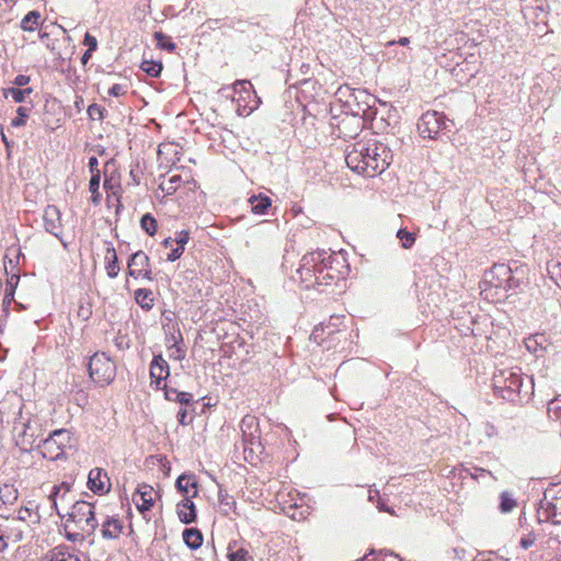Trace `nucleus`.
Wrapping results in <instances>:
<instances>
[{
	"label": "nucleus",
	"mask_w": 561,
	"mask_h": 561,
	"mask_svg": "<svg viewBox=\"0 0 561 561\" xmlns=\"http://www.w3.org/2000/svg\"><path fill=\"white\" fill-rule=\"evenodd\" d=\"M101 174L94 173V176H91L89 183V190L91 192V202L94 205H99L101 202V194L99 192L100 188Z\"/></svg>",
	"instance_id": "72a5a7b5"
},
{
	"label": "nucleus",
	"mask_w": 561,
	"mask_h": 561,
	"mask_svg": "<svg viewBox=\"0 0 561 561\" xmlns=\"http://www.w3.org/2000/svg\"><path fill=\"white\" fill-rule=\"evenodd\" d=\"M154 489L149 484H140L133 496V501L141 513L148 512L154 504Z\"/></svg>",
	"instance_id": "f8f14e48"
},
{
	"label": "nucleus",
	"mask_w": 561,
	"mask_h": 561,
	"mask_svg": "<svg viewBox=\"0 0 561 561\" xmlns=\"http://www.w3.org/2000/svg\"><path fill=\"white\" fill-rule=\"evenodd\" d=\"M350 274V265L342 254L318 250L305 254L296 271L297 279L306 289L329 286Z\"/></svg>",
	"instance_id": "f257e3e1"
},
{
	"label": "nucleus",
	"mask_w": 561,
	"mask_h": 561,
	"mask_svg": "<svg viewBox=\"0 0 561 561\" xmlns=\"http://www.w3.org/2000/svg\"><path fill=\"white\" fill-rule=\"evenodd\" d=\"M14 295H10L9 290L4 291V298H3V305L9 306L11 301L13 300Z\"/></svg>",
	"instance_id": "774afa93"
},
{
	"label": "nucleus",
	"mask_w": 561,
	"mask_h": 561,
	"mask_svg": "<svg viewBox=\"0 0 561 561\" xmlns=\"http://www.w3.org/2000/svg\"><path fill=\"white\" fill-rule=\"evenodd\" d=\"M151 386L156 389L161 388L162 381L170 376V366L161 354L154 355L149 368Z\"/></svg>",
	"instance_id": "9b49d317"
},
{
	"label": "nucleus",
	"mask_w": 561,
	"mask_h": 561,
	"mask_svg": "<svg viewBox=\"0 0 561 561\" xmlns=\"http://www.w3.org/2000/svg\"><path fill=\"white\" fill-rule=\"evenodd\" d=\"M176 417L181 425H187L191 422V420L187 421V411L183 408L179 410Z\"/></svg>",
	"instance_id": "e2e57ef3"
},
{
	"label": "nucleus",
	"mask_w": 561,
	"mask_h": 561,
	"mask_svg": "<svg viewBox=\"0 0 561 561\" xmlns=\"http://www.w3.org/2000/svg\"><path fill=\"white\" fill-rule=\"evenodd\" d=\"M71 485L67 482H62L59 485H54L53 490L49 494V500L51 502V505L54 510L56 511V514L64 518L65 515H62L58 508L57 500L60 499L61 501L66 500L67 494L70 492Z\"/></svg>",
	"instance_id": "f3484780"
},
{
	"label": "nucleus",
	"mask_w": 561,
	"mask_h": 561,
	"mask_svg": "<svg viewBox=\"0 0 561 561\" xmlns=\"http://www.w3.org/2000/svg\"><path fill=\"white\" fill-rule=\"evenodd\" d=\"M124 525L117 516L106 515L101 522V537L104 540L118 539L123 533Z\"/></svg>",
	"instance_id": "4468645a"
},
{
	"label": "nucleus",
	"mask_w": 561,
	"mask_h": 561,
	"mask_svg": "<svg viewBox=\"0 0 561 561\" xmlns=\"http://www.w3.org/2000/svg\"><path fill=\"white\" fill-rule=\"evenodd\" d=\"M43 222L46 232L56 237L66 247L61 238L62 224H61V211L56 205H47L43 214Z\"/></svg>",
	"instance_id": "1a4fd4ad"
},
{
	"label": "nucleus",
	"mask_w": 561,
	"mask_h": 561,
	"mask_svg": "<svg viewBox=\"0 0 561 561\" xmlns=\"http://www.w3.org/2000/svg\"><path fill=\"white\" fill-rule=\"evenodd\" d=\"M30 82V78L24 75H19L15 77L13 83L18 87L26 85Z\"/></svg>",
	"instance_id": "0e129e2a"
},
{
	"label": "nucleus",
	"mask_w": 561,
	"mask_h": 561,
	"mask_svg": "<svg viewBox=\"0 0 561 561\" xmlns=\"http://www.w3.org/2000/svg\"><path fill=\"white\" fill-rule=\"evenodd\" d=\"M466 557V550L460 547L451 548L446 551V559L448 561H461Z\"/></svg>",
	"instance_id": "49530a36"
},
{
	"label": "nucleus",
	"mask_w": 561,
	"mask_h": 561,
	"mask_svg": "<svg viewBox=\"0 0 561 561\" xmlns=\"http://www.w3.org/2000/svg\"><path fill=\"white\" fill-rule=\"evenodd\" d=\"M538 519L561 525V486L545 491L543 499L539 503Z\"/></svg>",
	"instance_id": "423d86ee"
},
{
	"label": "nucleus",
	"mask_w": 561,
	"mask_h": 561,
	"mask_svg": "<svg viewBox=\"0 0 561 561\" xmlns=\"http://www.w3.org/2000/svg\"><path fill=\"white\" fill-rule=\"evenodd\" d=\"M90 378L100 386L110 385L116 376V365L105 353H95L88 364Z\"/></svg>",
	"instance_id": "39448f33"
},
{
	"label": "nucleus",
	"mask_w": 561,
	"mask_h": 561,
	"mask_svg": "<svg viewBox=\"0 0 561 561\" xmlns=\"http://www.w3.org/2000/svg\"><path fill=\"white\" fill-rule=\"evenodd\" d=\"M105 113L106 110L96 103H93L88 107L89 118L93 121H103L105 117Z\"/></svg>",
	"instance_id": "79ce46f5"
},
{
	"label": "nucleus",
	"mask_w": 561,
	"mask_h": 561,
	"mask_svg": "<svg viewBox=\"0 0 561 561\" xmlns=\"http://www.w3.org/2000/svg\"><path fill=\"white\" fill-rule=\"evenodd\" d=\"M67 522L73 525V528L82 530L85 535L94 538L95 530L100 526L94 504L85 501H77L71 505Z\"/></svg>",
	"instance_id": "20e7f679"
},
{
	"label": "nucleus",
	"mask_w": 561,
	"mask_h": 561,
	"mask_svg": "<svg viewBox=\"0 0 561 561\" xmlns=\"http://www.w3.org/2000/svg\"><path fill=\"white\" fill-rule=\"evenodd\" d=\"M524 276V270L519 267L512 268L510 273V277L507 278V286H502L501 289H504L505 291H516L522 283V278Z\"/></svg>",
	"instance_id": "bb28decb"
},
{
	"label": "nucleus",
	"mask_w": 561,
	"mask_h": 561,
	"mask_svg": "<svg viewBox=\"0 0 561 561\" xmlns=\"http://www.w3.org/2000/svg\"><path fill=\"white\" fill-rule=\"evenodd\" d=\"M149 256L144 251L135 252L128 261V275L134 278L152 280V272L149 268Z\"/></svg>",
	"instance_id": "9d476101"
},
{
	"label": "nucleus",
	"mask_w": 561,
	"mask_h": 561,
	"mask_svg": "<svg viewBox=\"0 0 561 561\" xmlns=\"http://www.w3.org/2000/svg\"><path fill=\"white\" fill-rule=\"evenodd\" d=\"M249 204L251 206V210L253 214L263 215L271 207L272 201L270 197L260 194V195H252L249 198Z\"/></svg>",
	"instance_id": "aec40b11"
},
{
	"label": "nucleus",
	"mask_w": 561,
	"mask_h": 561,
	"mask_svg": "<svg viewBox=\"0 0 561 561\" xmlns=\"http://www.w3.org/2000/svg\"><path fill=\"white\" fill-rule=\"evenodd\" d=\"M70 433L67 430H56L38 446L42 456L49 460H58L65 455L70 444Z\"/></svg>",
	"instance_id": "0eeeda50"
},
{
	"label": "nucleus",
	"mask_w": 561,
	"mask_h": 561,
	"mask_svg": "<svg viewBox=\"0 0 561 561\" xmlns=\"http://www.w3.org/2000/svg\"><path fill=\"white\" fill-rule=\"evenodd\" d=\"M8 547V542L4 538V535L2 534V530L0 529V553L3 552Z\"/></svg>",
	"instance_id": "338daca9"
},
{
	"label": "nucleus",
	"mask_w": 561,
	"mask_h": 561,
	"mask_svg": "<svg viewBox=\"0 0 561 561\" xmlns=\"http://www.w3.org/2000/svg\"><path fill=\"white\" fill-rule=\"evenodd\" d=\"M183 252H184L183 247H176L171 250V252L167 256V260L170 262H174L182 256Z\"/></svg>",
	"instance_id": "13d9d810"
},
{
	"label": "nucleus",
	"mask_w": 561,
	"mask_h": 561,
	"mask_svg": "<svg viewBox=\"0 0 561 561\" xmlns=\"http://www.w3.org/2000/svg\"><path fill=\"white\" fill-rule=\"evenodd\" d=\"M114 344L119 351H124L129 347V340L124 335H118L114 339Z\"/></svg>",
	"instance_id": "6e6d98bb"
},
{
	"label": "nucleus",
	"mask_w": 561,
	"mask_h": 561,
	"mask_svg": "<svg viewBox=\"0 0 561 561\" xmlns=\"http://www.w3.org/2000/svg\"><path fill=\"white\" fill-rule=\"evenodd\" d=\"M162 68V64L154 60H144L140 65V69L152 78L159 77Z\"/></svg>",
	"instance_id": "2f4dec72"
},
{
	"label": "nucleus",
	"mask_w": 561,
	"mask_h": 561,
	"mask_svg": "<svg viewBox=\"0 0 561 561\" xmlns=\"http://www.w3.org/2000/svg\"><path fill=\"white\" fill-rule=\"evenodd\" d=\"M188 240H190V233L186 230H182V231L178 232L176 237L174 239L178 247H183V248L188 242Z\"/></svg>",
	"instance_id": "5fc2aeb1"
},
{
	"label": "nucleus",
	"mask_w": 561,
	"mask_h": 561,
	"mask_svg": "<svg viewBox=\"0 0 561 561\" xmlns=\"http://www.w3.org/2000/svg\"><path fill=\"white\" fill-rule=\"evenodd\" d=\"M41 20L38 11H30L21 21V28L25 32H33L37 28Z\"/></svg>",
	"instance_id": "cd10ccee"
},
{
	"label": "nucleus",
	"mask_w": 561,
	"mask_h": 561,
	"mask_svg": "<svg viewBox=\"0 0 561 561\" xmlns=\"http://www.w3.org/2000/svg\"><path fill=\"white\" fill-rule=\"evenodd\" d=\"M493 388L497 397L515 404H525L534 394V379L524 375L518 367L505 368L494 374Z\"/></svg>",
	"instance_id": "7ed1b4c3"
},
{
	"label": "nucleus",
	"mask_w": 561,
	"mask_h": 561,
	"mask_svg": "<svg viewBox=\"0 0 561 561\" xmlns=\"http://www.w3.org/2000/svg\"><path fill=\"white\" fill-rule=\"evenodd\" d=\"M536 541V536L533 533L527 534L526 536L520 538L519 546L527 550L531 546H534Z\"/></svg>",
	"instance_id": "603ef678"
},
{
	"label": "nucleus",
	"mask_w": 561,
	"mask_h": 561,
	"mask_svg": "<svg viewBox=\"0 0 561 561\" xmlns=\"http://www.w3.org/2000/svg\"><path fill=\"white\" fill-rule=\"evenodd\" d=\"M16 117L11 121V126L14 128L22 127L26 124V119L28 117V110L24 106H19L16 110Z\"/></svg>",
	"instance_id": "a19ab883"
},
{
	"label": "nucleus",
	"mask_w": 561,
	"mask_h": 561,
	"mask_svg": "<svg viewBox=\"0 0 561 561\" xmlns=\"http://www.w3.org/2000/svg\"><path fill=\"white\" fill-rule=\"evenodd\" d=\"M175 486H176L178 491L184 495V497L188 496V488L190 486L195 489L193 494L190 496L191 499L195 497L198 492L197 491V482L195 480L194 474H186V473L181 474L176 479Z\"/></svg>",
	"instance_id": "a211bd4d"
},
{
	"label": "nucleus",
	"mask_w": 561,
	"mask_h": 561,
	"mask_svg": "<svg viewBox=\"0 0 561 561\" xmlns=\"http://www.w3.org/2000/svg\"><path fill=\"white\" fill-rule=\"evenodd\" d=\"M107 479L105 472L100 468H94L89 472L88 486L94 493H104L107 491L104 480Z\"/></svg>",
	"instance_id": "dca6fc26"
},
{
	"label": "nucleus",
	"mask_w": 561,
	"mask_h": 561,
	"mask_svg": "<svg viewBox=\"0 0 561 561\" xmlns=\"http://www.w3.org/2000/svg\"><path fill=\"white\" fill-rule=\"evenodd\" d=\"M49 561H80V559L70 548L58 546L51 551Z\"/></svg>",
	"instance_id": "b1692460"
},
{
	"label": "nucleus",
	"mask_w": 561,
	"mask_h": 561,
	"mask_svg": "<svg viewBox=\"0 0 561 561\" xmlns=\"http://www.w3.org/2000/svg\"><path fill=\"white\" fill-rule=\"evenodd\" d=\"M462 471L466 472L467 476H470L474 480H478V479L486 477V476L495 479L491 471L483 469V468H479V467L463 468Z\"/></svg>",
	"instance_id": "37998d69"
},
{
	"label": "nucleus",
	"mask_w": 561,
	"mask_h": 561,
	"mask_svg": "<svg viewBox=\"0 0 561 561\" xmlns=\"http://www.w3.org/2000/svg\"><path fill=\"white\" fill-rule=\"evenodd\" d=\"M232 89H233L234 93H239V94L245 93V94L250 95L253 92L252 84L248 80L236 81L232 85Z\"/></svg>",
	"instance_id": "a18cd8bd"
},
{
	"label": "nucleus",
	"mask_w": 561,
	"mask_h": 561,
	"mask_svg": "<svg viewBox=\"0 0 561 561\" xmlns=\"http://www.w3.org/2000/svg\"><path fill=\"white\" fill-rule=\"evenodd\" d=\"M181 182H182L181 175H172L167 181H163L160 184V188L167 195H171V194H173L178 190V187H179Z\"/></svg>",
	"instance_id": "e433bc0d"
},
{
	"label": "nucleus",
	"mask_w": 561,
	"mask_h": 561,
	"mask_svg": "<svg viewBox=\"0 0 561 561\" xmlns=\"http://www.w3.org/2000/svg\"><path fill=\"white\" fill-rule=\"evenodd\" d=\"M444 128H446V116L437 111L425 112L417 122V130L422 138L437 139Z\"/></svg>",
	"instance_id": "6e6552de"
},
{
	"label": "nucleus",
	"mask_w": 561,
	"mask_h": 561,
	"mask_svg": "<svg viewBox=\"0 0 561 561\" xmlns=\"http://www.w3.org/2000/svg\"><path fill=\"white\" fill-rule=\"evenodd\" d=\"M93 51L85 50L81 56V64L84 66L91 59Z\"/></svg>",
	"instance_id": "69168bd1"
},
{
	"label": "nucleus",
	"mask_w": 561,
	"mask_h": 561,
	"mask_svg": "<svg viewBox=\"0 0 561 561\" xmlns=\"http://www.w3.org/2000/svg\"><path fill=\"white\" fill-rule=\"evenodd\" d=\"M547 413L550 419L561 422V398H556L548 402Z\"/></svg>",
	"instance_id": "58836bf2"
},
{
	"label": "nucleus",
	"mask_w": 561,
	"mask_h": 561,
	"mask_svg": "<svg viewBox=\"0 0 561 561\" xmlns=\"http://www.w3.org/2000/svg\"><path fill=\"white\" fill-rule=\"evenodd\" d=\"M160 389L164 390V396L167 400L173 401L174 397H176V393L179 392L175 388H169L167 385L161 386Z\"/></svg>",
	"instance_id": "680f3d73"
},
{
	"label": "nucleus",
	"mask_w": 561,
	"mask_h": 561,
	"mask_svg": "<svg viewBox=\"0 0 561 561\" xmlns=\"http://www.w3.org/2000/svg\"><path fill=\"white\" fill-rule=\"evenodd\" d=\"M516 500L513 497L512 493L504 491L500 495V511L502 513H510L516 507Z\"/></svg>",
	"instance_id": "473e14b6"
},
{
	"label": "nucleus",
	"mask_w": 561,
	"mask_h": 561,
	"mask_svg": "<svg viewBox=\"0 0 561 561\" xmlns=\"http://www.w3.org/2000/svg\"><path fill=\"white\" fill-rule=\"evenodd\" d=\"M547 272L556 285L561 287V262L554 260L548 262Z\"/></svg>",
	"instance_id": "f704fd0d"
},
{
	"label": "nucleus",
	"mask_w": 561,
	"mask_h": 561,
	"mask_svg": "<svg viewBox=\"0 0 561 561\" xmlns=\"http://www.w3.org/2000/svg\"><path fill=\"white\" fill-rule=\"evenodd\" d=\"M237 542L232 541L228 546L227 558L229 561H253V557L249 553V551L244 548H238L233 550Z\"/></svg>",
	"instance_id": "a878e982"
},
{
	"label": "nucleus",
	"mask_w": 561,
	"mask_h": 561,
	"mask_svg": "<svg viewBox=\"0 0 561 561\" xmlns=\"http://www.w3.org/2000/svg\"><path fill=\"white\" fill-rule=\"evenodd\" d=\"M20 282V275L18 273H13L12 275L8 276L7 284H5V290L10 291V295H14L15 289Z\"/></svg>",
	"instance_id": "09e8293b"
},
{
	"label": "nucleus",
	"mask_w": 561,
	"mask_h": 561,
	"mask_svg": "<svg viewBox=\"0 0 561 561\" xmlns=\"http://www.w3.org/2000/svg\"><path fill=\"white\" fill-rule=\"evenodd\" d=\"M173 401H178L181 404H190L193 401V396L190 392L179 391Z\"/></svg>",
	"instance_id": "864d4df0"
},
{
	"label": "nucleus",
	"mask_w": 561,
	"mask_h": 561,
	"mask_svg": "<svg viewBox=\"0 0 561 561\" xmlns=\"http://www.w3.org/2000/svg\"><path fill=\"white\" fill-rule=\"evenodd\" d=\"M512 266L505 263L494 264L492 268L485 274V282L494 288H502L507 286V278L512 271Z\"/></svg>",
	"instance_id": "ddd939ff"
},
{
	"label": "nucleus",
	"mask_w": 561,
	"mask_h": 561,
	"mask_svg": "<svg viewBox=\"0 0 561 561\" xmlns=\"http://www.w3.org/2000/svg\"><path fill=\"white\" fill-rule=\"evenodd\" d=\"M168 350H169V357L171 359L182 360V359L185 358L186 351L182 346V344H179V345H175V346H170V347H168Z\"/></svg>",
	"instance_id": "de8ad7c7"
},
{
	"label": "nucleus",
	"mask_w": 561,
	"mask_h": 561,
	"mask_svg": "<svg viewBox=\"0 0 561 561\" xmlns=\"http://www.w3.org/2000/svg\"><path fill=\"white\" fill-rule=\"evenodd\" d=\"M125 93H126L125 87L122 84H118V83L114 84L108 90V94L112 96H121V95H124Z\"/></svg>",
	"instance_id": "bf43d9fd"
},
{
	"label": "nucleus",
	"mask_w": 561,
	"mask_h": 561,
	"mask_svg": "<svg viewBox=\"0 0 561 561\" xmlns=\"http://www.w3.org/2000/svg\"><path fill=\"white\" fill-rule=\"evenodd\" d=\"M397 238L401 241V245L404 249H410L415 242V234L408 231L407 229H399Z\"/></svg>",
	"instance_id": "ea45409f"
},
{
	"label": "nucleus",
	"mask_w": 561,
	"mask_h": 561,
	"mask_svg": "<svg viewBox=\"0 0 561 561\" xmlns=\"http://www.w3.org/2000/svg\"><path fill=\"white\" fill-rule=\"evenodd\" d=\"M83 44L88 46V50L95 51L98 48V39L95 36L91 35L89 32L85 33Z\"/></svg>",
	"instance_id": "3c124183"
},
{
	"label": "nucleus",
	"mask_w": 561,
	"mask_h": 561,
	"mask_svg": "<svg viewBox=\"0 0 561 561\" xmlns=\"http://www.w3.org/2000/svg\"><path fill=\"white\" fill-rule=\"evenodd\" d=\"M218 501L225 515H228L230 511H234L237 503L233 496L229 495L227 491L222 489L219 490Z\"/></svg>",
	"instance_id": "c756f323"
},
{
	"label": "nucleus",
	"mask_w": 561,
	"mask_h": 561,
	"mask_svg": "<svg viewBox=\"0 0 561 561\" xmlns=\"http://www.w3.org/2000/svg\"><path fill=\"white\" fill-rule=\"evenodd\" d=\"M482 431L488 438H492L497 435L496 427L490 422L483 423Z\"/></svg>",
	"instance_id": "4d7b16f0"
},
{
	"label": "nucleus",
	"mask_w": 561,
	"mask_h": 561,
	"mask_svg": "<svg viewBox=\"0 0 561 561\" xmlns=\"http://www.w3.org/2000/svg\"><path fill=\"white\" fill-rule=\"evenodd\" d=\"M89 169H90V172H91V176H94V173H98V174H101L100 170H99V160L96 157H90L89 158Z\"/></svg>",
	"instance_id": "052dcab7"
},
{
	"label": "nucleus",
	"mask_w": 561,
	"mask_h": 561,
	"mask_svg": "<svg viewBox=\"0 0 561 561\" xmlns=\"http://www.w3.org/2000/svg\"><path fill=\"white\" fill-rule=\"evenodd\" d=\"M355 122L356 123V129L355 131H357L359 128H360V122H359V118L357 116H353V117H346V118H343L339 125V130H340V134H343L344 136H350L352 137V135H347L343 131V128L346 127V125L351 124Z\"/></svg>",
	"instance_id": "8fccbe9b"
},
{
	"label": "nucleus",
	"mask_w": 561,
	"mask_h": 561,
	"mask_svg": "<svg viewBox=\"0 0 561 561\" xmlns=\"http://www.w3.org/2000/svg\"><path fill=\"white\" fill-rule=\"evenodd\" d=\"M105 261H106L105 270H106L107 276L110 278H115L118 275L119 265H118L116 250L112 244H110L106 249Z\"/></svg>",
	"instance_id": "6ab92c4d"
},
{
	"label": "nucleus",
	"mask_w": 561,
	"mask_h": 561,
	"mask_svg": "<svg viewBox=\"0 0 561 561\" xmlns=\"http://www.w3.org/2000/svg\"><path fill=\"white\" fill-rule=\"evenodd\" d=\"M19 497L18 489L12 484H4L0 488V502L8 506L13 505Z\"/></svg>",
	"instance_id": "393cba45"
},
{
	"label": "nucleus",
	"mask_w": 561,
	"mask_h": 561,
	"mask_svg": "<svg viewBox=\"0 0 561 561\" xmlns=\"http://www.w3.org/2000/svg\"><path fill=\"white\" fill-rule=\"evenodd\" d=\"M140 227L146 233L153 236L158 228L157 220L151 216V214L147 213L142 215L140 219Z\"/></svg>",
	"instance_id": "c9c22d12"
},
{
	"label": "nucleus",
	"mask_w": 561,
	"mask_h": 561,
	"mask_svg": "<svg viewBox=\"0 0 561 561\" xmlns=\"http://www.w3.org/2000/svg\"><path fill=\"white\" fill-rule=\"evenodd\" d=\"M32 92L31 88L20 89V88H8L3 90V95L5 99L11 98L14 102L21 103L24 101L25 95Z\"/></svg>",
	"instance_id": "7c9ffc66"
},
{
	"label": "nucleus",
	"mask_w": 561,
	"mask_h": 561,
	"mask_svg": "<svg viewBox=\"0 0 561 561\" xmlns=\"http://www.w3.org/2000/svg\"><path fill=\"white\" fill-rule=\"evenodd\" d=\"M391 161L392 152L388 146L374 138L360 139L345 149L347 167L369 178L382 173Z\"/></svg>",
	"instance_id": "f03ea898"
},
{
	"label": "nucleus",
	"mask_w": 561,
	"mask_h": 561,
	"mask_svg": "<svg viewBox=\"0 0 561 561\" xmlns=\"http://www.w3.org/2000/svg\"><path fill=\"white\" fill-rule=\"evenodd\" d=\"M64 528H65V537L68 541L82 542L84 540H89L90 545L94 543V538H92L89 535H85L84 531L79 530L77 528L70 529V523L66 522V524L64 525Z\"/></svg>",
	"instance_id": "5701e85b"
},
{
	"label": "nucleus",
	"mask_w": 561,
	"mask_h": 561,
	"mask_svg": "<svg viewBox=\"0 0 561 561\" xmlns=\"http://www.w3.org/2000/svg\"><path fill=\"white\" fill-rule=\"evenodd\" d=\"M179 519L183 524H192L196 520V508L190 496H185L176 506Z\"/></svg>",
	"instance_id": "2eb2a0df"
},
{
	"label": "nucleus",
	"mask_w": 561,
	"mask_h": 561,
	"mask_svg": "<svg viewBox=\"0 0 561 561\" xmlns=\"http://www.w3.org/2000/svg\"><path fill=\"white\" fill-rule=\"evenodd\" d=\"M154 38L157 41V45L161 49H164V50H168L171 53L176 48V45L172 42L171 37L163 34L162 32H156Z\"/></svg>",
	"instance_id": "4c0bfd02"
},
{
	"label": "nucleus",
	"mask_w": 561,
	"mask_h": 561,
	"mask_svg": "<svg viewBox=\"0 0 561 561\" xmlns=\"http://www.w3.org/2000/svg\"><path fill=\"white\" fill-rule=\"evenodd\" d=\"M337 94L341 96H348V99L346 100V103L351 102L350 99H353V101L358 102L363 98H367V99L370 98L369 94L366 93V91L355 90V89L350 88L348 85L340 87L337 90Z\"/></svg>",
	"instance_id": "c85d7f7f"
},
{
	"label": "nucleus",
	"mask_w": 561,
	"mask_h": 561,
	"mask_svg": "<svg viewBox=\"0 0 561 561\" xmlns=\"http://www.w3.org/2000/svg\"><path fill=\"white\" fill-rule=\"evenodd\" d=\"M183 343V336L179 329H174L173 331H170L165 335V344L168 347L175 346Z\"/></svg>",
	"instance_id": "c03bdc74"
},
{
	"label": "nucleus",
	"mask_w": 561,
	"mask_h": 561,
	"mask_svg": "<svg viewBox=\"0 0 561 561\" xmlns=\"http://www.w3.org/2000/svg\"><path fill=\"white\" fill-rule=\"evenodd\" d=\"M184 543L192 550L198 549L203 545V534L197 528H186L183 531Z\"/></svg>",
	"instance_id": "412c9836"
},
{
	"label": "nucleus",
	"mask_w": 561,
	"mask_h": 561,
	"mask_svg": "<svg viewBox=\"0 0 561 561\" xmlns=\"http://www.w3.org/2000/svg\"><path fill=\"white\" fill-rule=\"evenodd\" d=\"M135 300L146 311L151 310L154 305L153 294L147 288L137 289L135 291Z\"/></svg>",
	"instance_id": "4be33fe9"
}]
</instances>
